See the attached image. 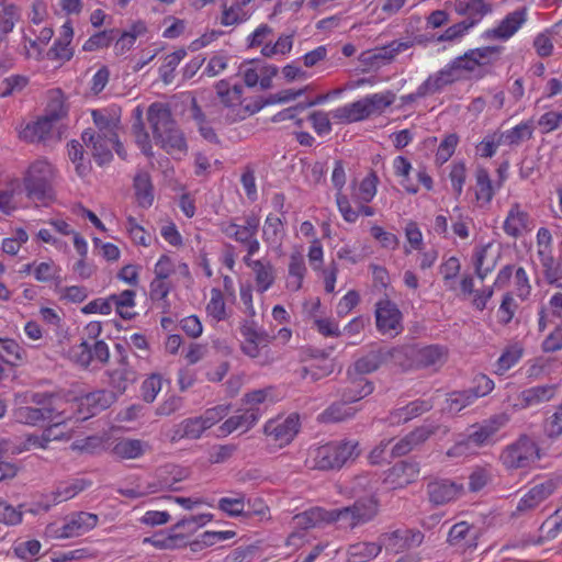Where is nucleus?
<instances>
[{
  "label": "nucleus",
  "mask_w": 562,
  "mask_h": 562,
  "mask_svg": "<svg viewBox=\"0 0 562 562\" xmlns=\"http://www.w3.org/2000/svg\"><path fill=\"white\" fill-rule=\"evenodd\" d=\"M356 439H341L327 442L313 451V468L321 471H336L353 463L361 454Z\"/></svg>",
  "instance_id": "obj_1"
},
{
  "label": "nucleus",
  "mask_w": 562,
  "mask_h": 562,
  "mask_svg": "<svg viewBox=\"0 0 562 562\" xmlns=\"http://www.w3.org/2000/svg\"><path fill=\"white\" fill-rule=\"evenodd\" d=\"M55 169L46 159H37L30 165L23 184L29 198L46 202L54 199L53 181Z\"/></svg>",
  "instance_id": "obj_2"
},
{
  "label": "nucleus",
  "mask_w": 562,
  "mask_h": 562,
  "mask_svg": "<svg viewBox=\"0 0 562 562\" xmlns=\"http://www.w3.org/2000/svg\"><path fill=\"white\" fill-rule=\"evenodd\" d=\"M505 424L504 416H494L481 424L472 426V431L467 438L458 441L447 454L450 457L461 456L468 452L471 448H479L487 445L490 439L501 429Z\"/></svg>",
  "instance_id": "obj_3"
},
{
  "label": "nucleus",
  "mask_w": 562,
  "mask_h": 562,
  "mask_svg": "<svg viewBox=\"0 0 562 562\" xmlns=\"http://www.w3.org/2000/svg\"><path fill=\"white\" fill-rule=\"evenodd\" d=\"M506 469L527 468L540 459L537 443L526 435L507 446L499 457Z\"/></svg>",
  "instance_id": "obj_4"
},
{
  "label": "nucleus",
  "mask_w": 562,
  "mask_h": 562,
  "mask_svg": "<svg viewBox=\"0 0 562 562\" xmlns=\"http://www.w3.org/2000/svg\"><path fill=\"white\" fill-rule=\"evenodd\" d=\"M68 357L74 363L87 369L91 364L105 366L110 359V351L103 340L85 339L70 347Z\"/></svg>",
  "instance_id": "obj_5"
},
{
  "label": "nucleus",
  "mask_w": 562,
  "mask_h": 562,
  "mask_svg": "<svg viewBox=\"0 0 562 562\" xmlns=\"http://www.w3.org/2000/svg\"><path fill=\"white\" fill-rule=\"evenodd\" d=\"M81 138L86 146L91 149L93 158L100 166L112 159V149H115L121 158H125V151L123 145L119 142V137L95 135V131L89 128L82 133Z\"/></svg>",
  "instance_id": "obj_6"
},
{
  "label": "nucleus",
  "mask_w": 562,
  "mask_h": 562,
  "mask_svg": "<svg viewBox=\"0 0 562 562\" xmlns=\"http://www.w3.org/2000/svg\"><path fill=\"white\" fill-rule=\"evenodd\" d=\"M98 516L91 513L79 512L68 515L61 527L55 528L50 526L48 531L52 532L56 539H69L80 537L98 524Z\"/></svg>",
  "instance_id": "obj_7"
},
{
  "label": "nucleus",
  "mask_w": 562,
  "mask_h": 562,
  "mask_svg": "<svg viewBox=\"0 0 562 562\" xmlns=\"http://www.w3.org/2000/svg\"><path fill=\"white\" fill-rule=\"evenodd\" d=\"M380 540L382 548L385 547L387 551L398 553L418 547L424 540V535L419 530L397 529L383 533Z\"/></svg>",
  "instance_id": "obj_8"
},
{
  "label": "nucleus",
  "mask_w": 562,
  "mask_h": 562,
  "mask_svg": "<svg viewBox=\"0 0 562 562\" xmlns=\"http://www.w3.org/2000/svg\"><path fill=\"white\" fill-rule=\"evenodd\" d=\"M156 144L160 145L168 154L172 156H182L188 151V144L183 132L177 125L159 131L153 135Z\"/></svg>",
  "instance_id": "obj_9"
},
{
  "label": "nucleus",
  "mask_w": 562,
  "mask_h": 562,
  "mask_svg": "<svg viewBox=\"0 0 562 562\" xmlns=\"http://www.w3.org/2000/svg\"><path fill=\"white\" fill-rule=\"evenodd\" d=\"M559 479H548L547 481L531 487L527 494L519 501L516 512L525 513L535 509L541 502L547 499L558 488Z\"/></svg>",
  "instance_id": "obj_10"
},
{
  "label": "nucleus",
  "mask_w": 562,
  "mask_h": 562,
  "mask_svg": "<svg viewBox=\"0 0 562 562\" xmlns=\"http://www.w3.org/2000/svg\"><path fill=\"white\" fill-rule=\"evenodd\" d=\"M376 327L385 334L394 330L398 334L402 330L401 319L402 313L396 304L389 300L380 301L375 310Z\"/></svg>",
  "instance_id": "obj_11"
},
{
  "label": "nucleus",
  "mask_w": 562,
  "mask_h": 562,
  "mask_svg": "<svg viewBox=\"0 0 562 562\" xmlns=\"http://www.w3.org/2000/svg\"><path fill=\"white\" fill-rule=\"evenodd\" d=\"M463 492V484L450 480H436L427 485L429 501L435 505H443L456 499Z\"/></svg>",
  "instance_id": "obj_12"
},
{
  "label": "nucleus",
  "mask_w": 562,
  "mask_h": 562,
  "mask_svg": "<svg viewBox=\"0 0 562 562\" xmlns=\"http://www.w3.org/2000/svg\"><path fill=\"white\" fill-rule=\"evenodd\" d=\"M240 333L245 339L241 350L251 358L258 357L260 347H266L271 341L269 334L256 329L255 322H245L240 327Z\"/></svg>",
  "instance_id": "obj_13"
},
{
  "label": "nucleus",
  "mask_w": 562,
  "mask_h": 562,
  "mask_svg": "<svg viewBox=\"0 0 562 562\" xmlns=\"http://www.w3.org/2000/svg\"><path fill=\"white\" fill-rule=\"evenodd\" d=\"M396 349L378 348L370 350L353 363V371L357 374H369L376 371L382 364L394 357Z\"/></svg>",
  "instance_id": "obj_14"
},
{
  "label": "nucleus",
  "mask_w": 562,
  "mask_h": 562,
  "mask_svg": "<svg viewBox=\"0 0 562 562\" xmlns=\"http://www.w3.org/2000/svg\"><path fill=\"white\" fill-rule=\"evenodd\" d=\"M479 536V528L469 525L467 521H460L451 527L448 533V542L463 550L475 549Z\"/></svg>",
  "instance_id": "obj_15"
},
{
  "label": "nucleus",
  "mask_w": 562,
  "mask_h": 562,
  "mask_svg": "<svg viewBox=\"0 0 562 562\" xmlns=\"http://www.w3.org/2000/svg\"><path fill=\"white\" fill-rule=\"evenodd\" d=\"M527 9L521 8L507 14L497 27L484 33L486 38L508 40L526 22Z\"/></svg>",
  "instance_id": "obj_16"
},
{
  "label": "nucleus",
  "mask_w": 562,
  "mask_h": 562,
  "mask_svg": "<svg viewBox=\"0 0 562 562\" xmlns=\"http://www.w3.org/2000/svg\"><path fill=\"white\" fill-rule=\"evenodd\" d=\"M57 406L48 403L42 407L21 406L15 409V419L25 425L36 426L46 420L57 419Z\"/></svg>",
  "instance_id": "obj_17"
},
{
  "label": "nucleus",
  "mask_w": 562,
  "mask_h": 562,
  "mask_svg": "<svg viewBox=\"0 0 562 562\" xmlns=\"http://www.w3.org/2000/svg\"><path fill=\"white\" fill-rule=\"evenodd\" d=\"M299 416L292 414L282 422H269L265 426V432L273 437L276 441H280V445H283L292 441L299 431Z\"/></svg>",
  "instance_id": "obj_18"
},
{
  "label": "nucleus",
  "mask_w": 562,
  "mask_h": 562,
  "mask_svg": "<svg viewBox=\"0 0 562 562\" xmlns=\"http://www.w3.org/2000/svg\"><path fill=\"white\" fill-rule=\"evenodd\" d=\"M448 349L440 345H429L418 349L414 359L420 368H432L437 371L448 360Z\"/></svg>",
  "instance_id": "obj_19"
},
{
  "label": "nucleus",
  "mask_w": 562,
  "mask_h": 562,
  "mask_svg": "<svg viewBox=\"0 0 562 562\" xmlns=\"http://www.w3.org/2000/svg\"><path fill=\"white\" fill-rule=\"evenodd\" d=\"M454 10L465 18L464 22H473L474 26L492 11V5L484 0H456Z\"/></svg>",
  "instance_id": "obj_20"
},
{
  "label": "nucleus",
  "mask_w": 562,
  "mask_h": 562,
  "mask_svg": "<svg viewBox=\"0 0 562 562\" xmlns=\"http://www.w3.org/2000/svg\"><path fill=\"white\" fill-rule=\"evenodd\" d=\"M115 400L116 396L112 391H94L80 398V409L86 408L88 416H93L110 407Z\"/></svg>",
  "instance_id": "obj_21"
},
{
  "label": "nucleus",
  "mask_w": 562,
  "mask_h": 562,
  "mask_svg": "<svg viewBox=\"0 0 562 562\" xmlns=\"http://www.w3.org/2000/svg\"><path fill=\"white\" fill-rule=\"evenodd\" d=\"M147 121L153 131V135L168 126H172V124L176 123L172 117L170 105L164 102H154L148 106Z\"/></svg>",
  "instance_id": "obj_22"
},
{
  "label": "nucleus",
  "mask_w": 562,
  "mask_h": 562,
  "mask_svg": "<svg viewBox=\"0 0 562 562\" xmlns=\"http://www.w3.org/2000/svg\"><path fill=\"white\" fill-rule=\"evenodd\" d=\"M419 475V464L413 460H403L395 463L389 473V479L400 486L414 482Z\"/></svg>",
  "instance_id": "obj_23"
},
{
  "label": "nucleus",
  "mask_w": 562,
  "mask_h": 562,
  "mask_svg": "<svg viewBox=\"0 0 562 562\" xmlns=\"http://www.w3.org/2000/svg\"><path fill=\"white\" fill-rule=\"evenodd\" d=\"M93 122L98 128L95 135H103L104 137H119V117L106 109L93 110L92 113Z\"/></svg>",
  "instance_id": "obj_24"
},
{
  "label": "nucleus",
  "mask_w": 562,
  "mask_h": 562,
  "mask_svg": "<svg viewBox=\"0 0 562 562\" xmlns=\"http://www.w3.org/2000/svg\"><path fill=\"white\" fill-rule=\"evenodd\" d=\"M87 484L83 480H71L70 482L60 484L56 491L48 495V501L44 505V509L48 510L53 504H58L75 497L78 493L86 488Z\"/></svg>",
  "instance_id": "obj_25"
},
{
  "label": "nucleus",
  "mask_w": 562,
  "mask_h": 562,
  "mask_svg": "<svg viewBox=\"0 0 562 562\" xmlns=\"http://www.w3.org/2000/svg\"><path fill=\"white\" fill-rule=\"evenodd\" d=\"M557 391L555 385H539L522 391L519 395L520 405L530 407L550 401Z\"/></svg>",
  "instance_id": "obj_26"
},
{
  "label": "nucleus",
  "mask_w": 562,
  "mask_h": 562,
  "mask_svg": "<svg viewBox=\"0 0 562 562\" xmlns=\"http://www.w3.org/2000/svg\"><path fill=\"white\" fill-rule=\"evenodd\" d=\"M369 108L364 99L340 106L333 111V117L341 122H358L369 117Z\"/></svg>",
  "instance_id": "obj_27"
},
{
  "label": "nucleus",
  "mask_w": 562,
  "mask_h": 562,
  "mask_svg": "<svg viewBox=\"0 0 562 562\" xmlns=\"http://www.w3.org/2000/svg\"><path fill=\"white\" fill-rule=\"evenodd\" d=\"M72 36V26L69 23H65L61 26L59 38L54 43L53 47H50L47 53L48 57L52 59L69 60L72 56V50L69 48Z\"/></svg>",
  "instance_id": "obj_28"
},
{
  "label": "nucleus",
  "mask_w": 562,
  "mask_h": 562,
  "mask_svg": "<svg viewBox=\"0 0 562 562\" xmlns=\"http://www.w3.org/2000/svg\"><path fill=\"white\" fill-rule=\"evenodd\" d=\"M382 551V543L378 542H357L349 546L347 554L349 562H368Z\"/></svg>",
  "instance_id": "obj_29"
},
{
  "label": "nucleus",
  "mask_w": 562,
  "mask_h": 562,
  "mask_svg": "<svg viewBox=\"0 0 562 562\" xmlns=\"http://www.w3.org/2000/svg\"><path fill=\"white\" fill-rule=\"evenodd\" d=\"M57 122L44 115L36 122L29 124L22 132V137L29 142H41L49 137Z\"/></svg>",
  "instance_id": "obj_30"
},
{
  "label": "nucleus",
  "mask_w": 562,
  "mask_h": 562,
  "mask_svg": "<svg viewBox=\"0 0 562 562\" xmlns=\"http://www.w3.org/2000/svg\"><path fill=\"white\" fill-rule=\"evenodd\" d=\"M529 215L520 210V205L515 203L505 220L504 231L512 237H518L522 231L528 228Z\"/></svg>",
  "instance_id": "obj_31"
},
{
  "label": "nucleus",
  "mask_w": 562,
  "mask_h": 562,
  "mask_svg": "<svg viewBox=\"0 0 562 562\" xmlns=\"http://www.w3.org/2000/svg\"><path fill=\"white\" fill-rule=\"evenodd\" d=\"M349 507L352 512L351 518L356 519L358 525L370 521L378 513V503L372 496L359 498Z\"/></svg>",
  "instance_id": "obj_32"
},
{
  "label": "nucleus",
  "mask_w": 562,
  "mask_h": 562,
  "mask_svg": "<svg viewBox=\"0 0 562 562\" xmlns=\"http://www.w3.org/2000/svg\"><path fill=\"white\" fill-rule=\"evenodd\" d=\"M136 292L134 290H125L120 294H112L111 300L113 306L121 318L130 321L137 315L134 311Z\"/></svg>",
  "instance_id": "obj_33"
},
{
  "label": "nucleus",
  "mask_w": 562,
  "mask_h": 562,
  "mask_svg": "<svg viewBox=\"0 0 562 562\" xmlns=\"http://www.w3.org/2000/svg\"><path fill=\"white\" fill-rule=\"evenodd\" d=\"M259 417V409L255 407H249L240 415H235L229 417L225 423L220 427L222 432L231 434L239 427H246V430L255 425Z\"/></svg>",
  "instance_id": "obj_34"
},
{
  "label": "nucleus",
  "mask_w": 562,
  "mask_h": 562,
  "mask_svg": "<svg viewBox=\"0 0 562 562\" xmlns=\"http://www.w3.org/2000/svg\"><path fill=\"white\" fill-rule=\"evenodd\" d=\"M213 518L211 514L190 515L181 518L171 528V531L181 532L184 538L189 535L194 533L200 527L204 526L207 521Z\"/></svg>",
  "instance_id": "obj_35"
},
{
  "label": "nucleus",
  "mask_w": 562,
  "mask_h": 562,
  "mask_svg": "<svg viewBox=\"0 0 562 562\" xmlns=\"http://www.w3.org/2000/svg\"><path fill=\"white\" fill-rule=\"evenodd\" d=\"M321 522H326V509L321 507L311 508L293 517L294 526L301 529L314 528Z\"/></svg>",
  "instance_id": "obj_36"
},
{
  "label": "nucleus",
  "mask_w": 562,
  "mask_h": 562,
  "mask_svg": "<svg viewBox=\"0 0 562 562\" xmlns=\"http://www.w3.org/2000/svg\"><path fill=\"white\" fill-rule=\"evenodd\" d=\"M434 404L431 401L417 400L411 402L404 407L398 408L393 413L395 417L403 419V422H408L414 417H417L432 408Z\"/></svg>",
  "instance_id": "obj_37"
},
{
  "label": "nucleus",
  "mask_w": 562,
  "mask_h": 562,
  "mask_svg": "<svg viewBox=\"0 0 562 562\" xmlns=\"http://www.w3.org/2000/svg\"><path fill=\"white\" fill-rule=\"evenodd\" d=\"M476 395L470 390L454 391L449 393L447 403L450 413H459L476 401Z\"/></svg>",
  "instance_id": "obj_38"
},
{
  "label": "nucleus",
  "mask_w": 562,
  "mask_h": 562,
  "mask_svg": "<svg viewBox=\"0 0 562 562\" xmlns=\"http://www.w3.org/2000/svg\"><path fill=\"white\" fill-rule=\"evenodd\" d=\"M395 57L391 45L383 46L380 48L367 50L361 54L360 60L372 67H380L381 64H386L393 60Z\"/></svg>",
  "instance_id": "obj_39"
},
{
  "label": "nucleus",
  "mask_w": 562,
  "mask_h": 562,
  "mask_svg": "<svg viewBox=\"0 0 562 562\" xmlns=\"http://www.w3.org/2000/svg\"><path fill=\"white\" fill-rule=\"evenodd\" d=\"M305 272H306V267H305L303 255L299 251L292 252L291 257H290V263H289V274H290V277L295 278V281L289 282V286L293 291H297L301 289Z\"/></svg>",
  "instance_id": "obj_40"
},
{
  "label": "nucleus",
  "mask_w": 562,
  "mask_h": 562,
  "mask_svg": "<svg viewBox=\"0 0 562 562\" xmlns=\"http://www.w3.org/2000/svg\"><path fill=\"white\" fill-rule=\"evenodd\" d=\"M283 221L269 214L262 228L263 239L269 244H280L283 235Z\"/></svg>",
  "instance_id": "obj_41"
},
{
  "label": "nucleus",
  "mask_w": 562,
  "mask_h": 562,
  "mask_svg": "<svg viewBox=\"0 0 562 562\" xmlns=\"http://www.w3.org/2000/svg\"><path fill=\"white\" fill-rule=\"evenodd\" d=\"M251 269L256 274V283L259 292L267 291L274 281L273 268L270 263L265 265L260 260L251 263Z\"/></svg>",
  "instance_id": "obj_42"
},
{
  "label": "nucleus",
  "mask_w": 562,
  "mask_h": 562,
  "mask_svg": "<svg viewBox=\"0 0 562 562\" xmlns=\"http://www.w3.org/2000/svg\"><path fill=\"white\" fill-rule=\"evenodd\" d=\"M112 453L119 459H135L140 454V441L137 439H121L114 443Z\"/></svg>",
  "instance_id": "obj_43"
},
{
  "label": "nucleus",
  "mask_w": 562,
  "mask_h": 562,
  "mask_svg": "<svg viewBox=\"0 0 562 562\" xmlns=\"http://www.w3.org/2000/svg\"><path fill=\"white\" fill-rule=\"evenodd\" d=\"M533 126L531 122H524L502 134V138L513 146L518 145L524 140H528L532 137Z\"/></svg>",
  "instance_id": "obj_44"
},
{
  "label": "nucleus",
  "mask_w": 562,
  "mask_h": 562,
  "mask_svg": "<svg viewBox=\"0 0 562 562\" xmlns=\"http://www.w3.org/2000/svg\"><path fill=\"white\" fill-rule=\"evenodd\" d=\"M538 254L541 259V265L543 267L546 280L550 284H553L558 282L560 279H562L561 265L558 261H555V259L550 254H547L542 249H540Z\"/></svg>",
  "instance_id": "obj_45"
},
{
  "label": "nucleus",
  "mask_w": 562,
  "mask_h": 562,
  "mask_svg": "<svg viewBox=\"0 0 562 562\" xmlns=\"http://www.w3.org/2000/svg\"><path fill=\"white\" fill-rule=\"evenodd\" d=\"M45 115L50 117V120H55L56 122L66 115L64 94L60 90L49 91Z\"/></svg>",
  "instance_id": "obj_46"
},
{
  "label": "nucleus",
  "mask_w": 562,
  "mask_h": 562,
  "mask_svg": "<svg viewBox=\"0 0 562 562\" xmlns=\"http://www.w3.org/2000/svg\"><path fill=\"white\" fill-rule=\"evenodd\" d=\"M476 178V186L479 188L476 192V199L477 200H484L485 202H490L493 198V188H492V181L490 179L488 171L483 168L479 167L475 172Z\"/></svg>",
  "instance_id": "obj_47"
},
{
  "label": "nucleus",
  "mask_w": 562,
  "mask_h": 562,
  "mask_svg": "<svg viewBox=\"0 0 562 562\" xmlns=\"http://www.w3.org/2000/svg\"><path fill=\"white\" fill-rule=\"evenodd\" d=\"M19 19L18 9L13 4L5 5L0 13V43L12 32Z\"/></svg>",
  "instance_id": "obj_48"
},
{
  "label": "nucleus",
  "mask_w": 562,
  "mask_h": 562,
  "mask_svg": "<svg viewBox=\"0 0 562 562\" xmlns=\"http://www.w3.org/2000/svg\"><path fill=\"white\" fill-rule=\"evenodd\" d=\"M395 100V94L391 91L386 93H374L364 98L369 114L382 112L385 108L390 106Z\"/></svg>",
  "instance_id": "obj_49"
},
{
  "label": "nucleus",
  "mask_w": 562,
  "mask_h": 562,
  "mask_svg": "<svg viewBox=\"0 0 562 562\" xmlns=\"http://www.w3.org/2000/svg\"><path fill=\"white\" fill-rule=\"evenodd\" d=\"M23 350L12 339L0 338V358L10 364H15L22 358Z\"/></svg>",
  "instance_id": "obj_50"
},
{
  "label": "nucleus",
  "mask_w": 562,
  "mask_h": 562,
  "mask_svg": "<svg viewBox=\"0 0 562 562\" xmlns=\"http://www.w3.org/2000/svg\"><path fill=\"white\" fill-rule=\"evenodd\" d=\"M22 505L14 507L4 499L0 498V522L4 525L15 526L22 521Z\"/></svg>",
  "instance_id": "obj_51"
},
{
  "label": "nucleus",
  "mask_w": 562,
  "mask_h": 562,
  "mask_svg": "<svg viewBox=\"0 0 562 562\" xmlns=\"http://www.w3.org/2000/svg\"><path fill=\"white\" fill-rule=\"evenodd\" d=\"M351 509L349 506L326 510V522L331 524L336 521H340L341 526L345 528H351L359 526L356 519L351 518Z\"/></svg>",
  "instance_id": "obj_52"
},
{
  "label": "nucleus",
  "mask_w": 562,
  "mask_h": 562,
  "mask_svg": "<svg viewBox=\"0 0 562 562\" xmlns=\"http://www.w3.org/2000/svg\"><path fill=\"white\" fill-rule=\"evenodd\" d=\"M209 315L216 321H223L226 318L225 301L221 290L212 289L211 300L206 306Z\"/></svg>",
  "instance_id": "obj_53"
},
{
  "label": "nucleus",
  "mask_w": 562,
  "mask_h": 562,
  "mask_svg": "<svg viewBox=\"0 0 562 562\" xmlns=\"http://www.w3.org/2000/svg\"><path fill=\"white\" fill-rule=\"evenodd\" d=\"M341 401L340 403L331 404L323 414V422H341L353 416L355 412L351 408H346Z\"/></svg>",
  "instance_id": "obj_54"
},
{
  "label": "nucleus",
  "mask_w": 562,
  "mask_h": 562,
  "mask_svg": "<svg viewBox=\"0 0 562 562\" xmlns=\"http://www.w3.org/2000/svg\"><path fill=\"white\" fill-rule=\"evenodd\" d=\"M374 390L373 383L366 381L361 387H346L341 391L340 396L344 403H355L370 395Z\"/></svg>",
  "instance_id": "obj_55"
},
{
  "label": "nucleus",
  "mask_w": 562,
  "mask_h": 562,
  "mask_svg": "<svg viewBox=\"0 0 562 562\" xmlns=\"http://www.w3.org/2000/svg\"><path fill=\"white\" fill-rule=\"evenodd\" d=\"M522 356V350L517 347L508 348L503 352L496 362V373L504 374L509 370Z\"/></svg>",
  "instance_id": "obj_56"
},
{
  "label": "nucleus",
  "mask_w": 562,
  "mask_h": 562,
  "mask_svg": "<svg viewBox=\"0 0 562 562\" xmlns=\"http://www.w3.org/2000/svg\"><path fill=\"white\" fill-rule=\"evenodd\" d=\"M544 432L551 439H557L562 436V403L557 407V411L546 419Z\"/></svg>",
  "instance_id": "obj_57"
},
{
  "label": "nucleus",
  "mask_w": 562,
  "mask_h": 562,
  "mask_svg": "<svg viewBox=\"0 0 562 562\" xmlns=\"http://www.w3.org/2000/svg\"><path fill=\"white\" fill-rule=\"evenodd\" d=\"M150 542L156 547L159 548H168L173 549L177 547L186 546L187 542L184 541V535L181 532H172L167 537H164L162 539H153L149 537H146L143 539V543Z\"/></svg>",
  "instance_id": "obj_58"
},
{
  "label": "nucleus",
  "mask_w": 562,
  "mask_h": 562,
  "mask_svg": "<svg viewBox=\"0 0 562 562\" xmlns=\"http://www.w3.org/2000/svg\"><path fill=\"white\" fill-rule=\"evenodd\" d=\"M113 41L112 32L103 31L90 36L82 46L86 52H95L100 48L108 47Z\"/></svg>",
  "instance_id": "obj_59"
},
{
  "label": "nucleus",
  "mask_w": 562,
  "mask_h": 562,
  "mask_svg": "<svg viewBox=\"0 0 562 562\" xmlns=\"http://www.w3.org/2000/svg\"><path fill=\"white\" fill-rule=\"evenodd\" d=\"M458 142L459 137L457 134L447 135L437 149L436 159L446 162L453 155Z\"/></svg>",
  "instance_id": "obj_60"
},
{
  "label": "nucleus",
  "mask_w": 562,
  "mask_h": 562,
  "mask_svg": "<svg viewBox=\"0 0 562 562\" xmlns=\"http://www.w3.org/2000/svg\"><path fill=\"white\" fill-rule=\"evenodd\" d=\"M180 428H183V435L190 439H199L207 429L199 417L184 419L180 424Z\"/></svg>",
  "instance_id": "obj_61"
},
{
  "label": "nucleus",
  "mask_w": 562,
  "mask_h": 562,
  "mask_svg": "<svg viewBox=\"0 0 562 562\" xmlns=\"http://www.w3.org/2000/svg\"><path fill=\"white\" fill-rule=\"evenodd\" d=\"M258 551L256 546L238 547L226 557L224 562H251Z\"/></svg>",
  "instance_id": "obj_62"
},
{
  "label": "nucleus",
  "mask_w": 562,
  "mask_h": 562,
  "mask_svg": "<svg viewBox=\"0 0 562 562\" xmlns=\"http://www.w3.org/2000/svg\"><path fill=\"white\" fill-rule=\"evenodd\" d=\"M228 413V406L218 405L213 408H209L203 415L199 416L201 422L209 429L220 420H222Z\"/></svg>",
  "instance_id": "obj_63"
},
{
  "label": "nucleus",
  "mask_w": 562,
  "mask_h": 562,
  "mask_svg": "<svg viewBox=\"0 0 562 562\" xmlns=\"http://www.w3.org/2000/svg\"><path fill=\"white\" fill-rule=\"evenodd\" d=\"M539 126L543 128V133L552 132L562 126V111H549L540 116Z\"/></svg>",
  "instance_id": "obj_64"
}]
</instances>
